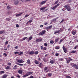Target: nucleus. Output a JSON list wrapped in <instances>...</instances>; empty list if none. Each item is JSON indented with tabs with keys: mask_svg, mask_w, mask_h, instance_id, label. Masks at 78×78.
Masks as SVG:
<instances>
[{
	"mask_svg": "<svg viewBox=\"0 0 78 78\" xmlns=\"http://www.w3.org/2000/svg\"><path fill=\"white\" fill-rule=\"evenodd\" d=\"M64 7L66 8V9H67V10L68 11H70V9H71V8L69 5H65Z\"/></svg>",
	"mask_w": 78,
	"mask_h": 78,
	"instance_id": "1",
	"label": "nucleus"
},
{
	"mask_svg": "<svg viewBox=\"0 0 78 78\" xmlns=\"http://www.w3.org/2000/svg\"><path fill=\"white\" fill-rule=\"evenodd\" d=\"M46 33V31L45 30H43L42 32H41L40 33L37 34L38 36H42V35H44Z\"/></svg>",
	"mask_w": 78,
	"mask_h": 78,
	"instance_id": "2",
	"label": "nucleus"
},
{
	"mask_svg": "<svg viewBox=\"0 0 78 78\" xmlns=\"http://www.w3.org/2000/svg\"><path fill=\"white\" fill-rule=\"evenodd\" d=\"M50 63H51V64H55V63L56 62V61H55V59H53L51 60L50 61Z\"/></svg>",
	"mask_w": 78,
	"mask_h": 78,
	"instance_id": "3",
	"label": "nucleus"
},
{
	"mask_svg": "<svg viewBox=\"0 0 78 78\" xmlns=\"http://www.w3.org/2000/svg\"><path fill=\"white\" fill-rule=\"evenodd\" d=\"M33 72H30L29 71L27 72V73H26L28 75V76H29V75H31L33 74Z\"/></svg>",
	"mask_w": 78,
	"mask_h": 78,
	"instance_id": "4",
	"label": "nucleus"
},
{
	"mask_svg": "<svg viewBox=\"0 0 78 78\" xmlns=\"http://www.w3.org/2000/svg\"><path fill=\"white\" fill-rule=\"evenodd\" d=\"M41 49H42V50L43 51H44L45 50H47V48L46 47H42V46H41Z\"/></svg>",
	"mask_w": 78,
	"mask_h": 78,
	"instance_id": "5",
	"label": "nucleus"
},
{
	"mask_svg": "<svg viewBox=\"0 0 78 78\" xmlns=\"http://www.w3.org/2000/svg\"><path fill=\"white\" fill-rule=\"evenodd\" d=\"M63 50L65 53H67V49H66V48H65V47L64 46H63Z\"/></svg>",
	"mask_w": 78,
	"mask_h": 78,
	"instance_id": "6",
	"label": "nucleus"
},
{
	"mask_svg": "<svg viewBox=\"0 0 78 78\" xmlns=\"http://www.w3.org/2000/svg\"><path fill=\"white\" fill-rule=\"evenodd\" d=\"M70 66H72V67H75V68L76 66V64H74L73 63H71L70 64Z\"/></svg>",
	"mask_w": 78,
	"mask_h": 78,
	"instance_id": "7",
	"label": "nucleus"
},
{
	"mask_svg": "<svg viewBox=\"0 0 78 78\" xmlns=\"http://www.w3.org/2000/svg\"><path fill=\"white\" fill-rule=\"evenodd\" d=\"M16 61L18 62H19V63H22V59H17Z\"/></svg>",
	"mask_w": 78,
	"mask_h": 78,
	"instance_id": "8",
	"label": "nucleus"
},
{
	"mask_svg": "<svg viewBox=\"0 0 78 78\" xmlns=\"http://www.w3.org/2000/svg\"><path fill=\"white\" fill-rule=\"evenodd\" d=\"M29 53L30 55H34V51H31L30 52H29Z\"/></svg>",
	"mask_w": 78,
	"mask_h": 78,
	"instance_id": "9",
	"label": "nucleus"
},
{
	"mask_svg": "<svg viewBox=\"0 0 78 78\" xmlns=\"http://www.w3.org/2000/svg\"><path fill=\"white\" fill-rule=\"evenodd\" d=\"M60 32H61V30H57V31H55L54 34H57V33H58V34H59V33H60Z\"/></svg>",
	"mask_w": 78,
	"mask_h": 78,
	"instance_id": "10",
	"label": "nucleus"
},
{
	"mask_svg": "<svg viewBox=\"0 0 78 78\" xmlns=\"http://www.w3.org/2000/svg\"><path fill=\"white\" fill-rule=\"evenodd\" d=\"M42 38H40L39 39H37L36 40V42H41V41H42Z\"/></svg>",
	"mask_w": 78,
	"mask_h": 78,
	"instance_id": "11",
	"label": "nucleus"
},
{
	"mask_svg": "<svg viewBox=\"0 0 78 78\" xmlns=\"http://www.w3.org/2000/svg\"><path fill=\"white\" fill-rule=\"evenodd\" d=\"M34 62L36 64H39L40 63L37 60H35L34 61Z\"/></svg>",
	"mask_w": 78,
	"mask_h": 78,
	"instance_id": "12",
	"label": "nucleus"
},
{
	"mask_svg": "<svg viewBox=\"0 0 78 78\" xmlns=\"http://www.w3.org/2000/svg\"><path fill=\"white\" fill-rule=\"evenodd\" d=\"M43 66V64L42 63V62H41L40 63L39 65L38 66L40 67V68H41Z\"/></svg>",
	"mask_w": 78,
	"mask_h": 78,
	"instance_id": "13",
	"label": "nucleus"
},
{
	"mask_svg": "<svg viewBox=\"0 0 78 78\" xmlns=\"http://www.w3.org/2000/svg\"><path fill=\"white\" fill-rule=\"evenodd\" d=\"M22 14H23V13H22V12L20 13L19 14H16V17H19V16H21V15H22Z\"/></svg>",
	"mask_w": 78,
	"mask_h": 78,
	"instance_id": "14",
	"label": "nucleus"
},
{
	"mask_svg": "<svg viewBox=\"0 0 78 78\" xmlns=\"http://www.w3.org/2000/svg\"><path fill=\"white\" fill-rule=\"evenodd\" d=\"M5 69L6 70H11V68L8 66H7L6 67H5Z\"/></svg>",
	"mask_w": 78,
	"mask_h": 78,
	"instance_id": "15",
	"label": "nucleus"
},
{
	"mask_svg": "<svg viewBox=\"0 0 78 78\" xmlns=\"http://www.w3.org/2000/svg\"><path fill=\"white\" fill-rule=\"evenodd\" d=\"M52 28V26L51 25L49 27H46V29L47 30H48L50 28Z\"/></svg>",
	"mask_w": 78,
	"mask_h": 78,
	"instance_id": "16",
	"label": "nucleus"
},
{
	"mask_svg": "<svg viewBox=\"0 0 78 78\" xmlns=\"http://www.w3.org/2000/svg\"><path fill=\"white\" fill-rule=\"evenodd\" d=\"M72 33L73 35H75L76 34V31L75 30L73 31Z\"/></svg>",
	"mask_w": 78,
	"mask_h": 78,
	"instance_id": "17",
	"label": "nucleus"
},
{
	"mask_svg": "<svg viewBox=\"0 0 78 78\" xmlns=\"http://www.w3.org/2000/svg\"><path fill=\"white\" fill-rule=\"evenodd\" d=\"M11 18H7L6 19V20H7V21H9V20H11Z\"/></svg>",
	"mask_w": 78,
	"mask_h": 78,
	"instance_id": "18",
	"label": "nucleus"
},
{
	"mask_svg": "<svg viewBox=\"0 0 78 78\" xmlns=\"http://www.w3.org/2000/svg\"><path fill=\"white\" fill-rule=\"evenodd\" d=\"M46 2V1H42V2H41L40 3V4L41 5H43V4H44Z\"/></svg>",
	"mask_w": 78,
	"mask_h": 78,
	"instance_id": "19",
	"label": "nucleus"
},
{
	"mask_svg": "<svg viewBox=\"0 0 78 78\" xmlns=\"http://www.w3.org/2000/svg\"><path fill=\"white\" fill-rule=\"evenodd\" d=\"M18 73L20 74H22V71L21 70H18Z\"/></svg>",
	"mask_w": 78,
	"mask_h": 78,
	"instance_id": "20",
	"label": "nucleus"
},
{
	"mask_svg": "<svg viewBox=\"0 0 78 78\" xmlns=\"http://www.w3.org/2000/svg\"><path fill=\"white\" fill-rule=\"evenodd\" d=\"M60 48V47H59V46H56L55 47V49H56V50H58V49H59Z\"/></svg>",
	"mask_w": 78,
	"mask_h": 78,
	"instance_id": "21",
	"label": "nucleus"
},
{
	"mask_svg": "<svg viewBox=\"0 0 78 78\" xmlns=\"http://www.w3.org/2000/svg\"><path fill=\"white\" fill-rule=\"evenodd\" d=\"M76 52V51H72L71 52V53H75Z\"/></svg>",
	"mask_w": 78,
	"mask_h": 78,
	"instance_id": "22",
	"label": "nucleus"
},
{
	"mask_svg": "<svg viewBox=\"0 0 78 78\" xmlns=\"http://www.w3.org/2000/svg\"><path fill=\"white\" fill-rule=\"evenodd\" d=\"M18 3H19V1H16L15 2L14 4L16 5H17V4H18Z\"/></svg>",
	"mask_w": 78,
	"mask_h": 78,
	"instance_id": "23",
	"label": "nucleus"
},
{
	"mask_svg": "<svg viewBox=\"0 0 78 78\" xmlns=\"http://www.w3.org/2000/svg\"><path fill=\"white\" fill-rule=\"evenodd\" d=\"M56 8H57V7L55 5V6H54V7H53V8H52V9H53V10H55V9H56Z\"/></svg>",
	"mask_w": 78,
	"mask_h": 78,
	"instance_id": "24",
	"label": "nucleus"
},
{
	"mask_svg": "<svg viewBox=\"0 0 78 78\" xmlns=\"http://www.w3.org/2000/svg\"><path fill=\"white\" fill-rule=\"evenodd\" d=\"M50 44H54V41L53 40H51L50 41Z\"/></svg>",
	"mask_w": 78,
	"mask_h": 78,
	"instance_id": "25",
	"label": "nucleus"
},
{
	"mask_svg": "<svg viewBox=\"0 0 78 78\" xmlns=\"http://www.w3.org/2000/svg\"><path fill=\"white\" fill-rule=\"evenodd\" d=\"M34 53L35 55H38L39 53V52H38V51H37L35 52H34Z\"/></svg>",
	"mask_w": 78,
	"mask_h": 78,
	"instance_id": "26",
	"label": "nucleus"
},
{
	"mask_svg": "<svg viewBox=\"0 0 78 78\" xmlns=\"http://www.w3.org/2000/svg\"><path fill=\"white\" fill-rule=\"evenodd\" d=\"M7 77V75H5L2 76V78H6Z\"/></svg>",
	"mask_w": 78,
	"mask_h": 78,
	"instance_id": "27",
	"label": "nucleus"
},
{
	"mask_svg": "<svg viewBox=\"0 0 78 78\" xmlns=\"http://www.w3.org/2000/svg\"><path fill=\"white\" fill-rule=\"evenodd\" d=\"M16 64L17 65H18V66H23V64H20V63H16Z\"/></svg>",
	"mask_w": 78,
	"mask_h": 78,
	"instance_id": "28",
	"label": "nucleus"
},
{
	"mask_svg": "<svg viewBox=\"0 0 78 78\" xmlns=\"http://www.w3.org/2000/svg\"><path fill=\"white\" fill-rule=\"evenodd\" d=\"M45 9V7L41 8L40 9V10H41L42 11H43V10H44Z\"/></svg>",
	"mask_w": 78,
	"mask_h": 78,
	"instance_id": "29",
	"label": "nucleus"
},
{
	"mask_svg": "<svg viewBox=\"0 0 78 78\" xmlns=\"http://www.w3.org/2000/svg\"><path fill=\"white\" fill-rule=\"evenodd\" d=\"M48 75L49 76H50L52 75V74L51 73H49L48 74Z\"/></svg>",
	"mask_w": 78,
	"mask_h": 78,
	"instance_id": "30",
	"label": "nucleus"
},
{
	"mask_svg": "<svg viewBox=\"0 0 78 78\" xmlns=\"http://www.w3.org/2000/svg\"><path fill=\"white\" fill-rule=\"evenodd\" d=\"M27 62L28 64H30V60L29 59H28Z\"/></svg>",
	"mask_w": 78,
	"mask_h": 78,
	"instance_id": "31",
	"label": "nucleus"
},
{
	"mask_svg": "<svg viewBox=\"0 0 78 78\" xmlns=\"http://www.w3.org/2000/svg\"><path fill=\"white\" fill-rule=\"evenodd\" d=\"M66 63L67 64H69V63H70V61L69 60H66Z\"/></svg>",
	"mask_w": 78,
	"mask_h": 78,
	"instance_id": "32",
	"label": "nucleus"
},
{
	"mask_svg": "<svg viewBox=\"0 0 78 78\" xmlns=\"http://www.w3.org/2000/svg\"><path fill=\"white\" fill-rule=\"evenodd\" d=\"M28 76V75L26 73V75H23V78H26V77H27V76Z\"/></svg>",
	"mask_w": 78,
	"mask_h": 78,
	"instance_id": "33",
	"label": "nucleus"
},
{
	"mask_svg": "<svg viewBox=\"0 0 78 78\" xmlns=\"http://www.w3.org/2000/svg\"><path fill=\"white\" fill-rule=\"evenodd\" d=\"M33 38V37L30 36L29 38V39L30 41Z\"/></svg>",
	"mask_w": 78,
	"mask_h": 78,
	"instance_id": "34",
	"label": "nucleus"
},
{
	"mask_svg": "<svg viewBox=\"0 0 78 78\" xmlns=\"http://www.w3.org/2000/svg\"><path fill=\"white\" fill-rule=\"evenodd\" d=\"M58 40H59V38H58L56 39L55 41V43H56V42H57Z\"/></svg>",
	"mask_w": 78,
	"mask_h": 78,
	"instance_id": "35",
	"label": "nucleus"
},
{
	"mask_svg": "<svg viewBox=\"0 0 78 78\" xmlns=\"http://www.w3.org/2000/svg\"><path fill=\"white\" fill-rule=\"evenodd\" d=\"M48 69V67H45L44 69V71H46V70H47Z\"/></svg>",
	"mask_w": 78,
	"mask_h": 78,
	"instance_id": "36",
	"label": "nucleus"
},
{
	"mask_svg": "<svg viewBox=\"0 0 78 78\" xmlns=\"http://www.w3.org/2000/svg\"><path fill=\"white\" fill-rule=\"evenodd\" d=\"M20 53L18 54L19 55H22V54L23 53V52H22L21 51H20Z\"/></svg>",
	"mask_w": 78,
	"mask_h": 78,
	"instance_id": "37",
	"label": "nucleus"
},
{
	"mask_svg": "<svg viewBox=\"0 0 78 78\" xmlns=\"http://www.w3.org/2000/svg\"><path fill=\"white\" fill-rule=\"evenodd\" d=\"M27 38H28L27 37H24L23 38V41H25V40L26 39H27Z\"/></svg>",
	"mask_w": 78,
	"mask_h": 78,
	"instance_id": "38",
	"label": "nucleus"
},
{
	"mask_svg": "<svg viewBox=\"0 0 78 78\" xmlns=\"http://www.w3.org/2000/svg\"><path fill=\"white\" fill-rule=\"evenodd\" d=\"M4 32V31H3V30H2L1 31H0V34H3V33Z\"/></svg>",
	"mask_w": 78,
	"mask_h": 78,
	"instance_id": "39",
	"label": "nucleus"
},
{
	"mask_svg": "<svg viewBox=\"0 0 78 78\" xmlns=\"http://www.w3.org/2000/svg\"><path fill=\"white\" fill-rule=\"evenodd\" d=\"M46 59L45 58H43V60L44 61V62H47V61H45Z\"/></svg>",
	"mask_w": 78,
	"mask_h": 78,
	"instance_id": "40",
	"label": "nucleus"
},
{
	"mask_svg": "<svg viewBox=\"0 0 78 78\" xmlns=\"http://www.w3.org/2000/svg\"><path fill=\"white\" fill-rule=\"evenodd\" d=\"M44 46H47L48 45V44H47L46 43H44Z\"/></svg>",
	"mask_w": 78,
	"mask_h": 78,
	"instance_id": "41",
	"label": "nucleus"
},
{
	"mask_svg": "<svg viewBox=\"0 0 78 78\" xmlns=\"http://www.w3.org/2000/svg\"><path fill=\"white\" fill-rule=\"evenodd\" d=\"M66 78H71V77L69 76H66Z\"/></svg>",
	"mask_w": 78,
	"mask_h": 78,
	"instance_id": "42",
	"label": "nucleus"
},
{
	"mask_svg": "<svg viewBox=\"0 0 78 78\" xmlns=\"http://www.w3.org/2000/svg\"><path fill=\"white\" fill-rule=\"evenodd\" d=\"M8 44V41H7L5 42V45H7V44Z\"/></svg>",
	"mask_w": 78,
	"mask_h": 78,
	"instance_id": "43",
	"label": "nucleus"
},
{
	"mask_svg": "<svg viewBox=\"0 0 78 78\" xmlns=\"http://www.w3.org/2000/svg\"><path fill=\"white\" fill-rule=\"evenodd\" d=\"M19 51H16L14 52V54H15V55L16 54H19Z\"/></svg>",
	"mask_w": 78,
	"mask_h": 78,
	"instance_id": "44",
	"label": "nucleus"
},
{
	"mask_svg": "<svg viewBox=\"0 0 78 78\" xmlns=\"http://www.w3.org/2000/svg\"><path fill=\"white\" fill-rule=\"evenodd\" d=\"M30 16V15L27 14L25 16V17H28V16Z\"/></svg>",
	"mask_w": 78,
	"mask_h": 78,
	"instance_id": "45",
	"label": "nucleus"
},
{
	"mask_svg": "<svg viewBox=\"0 0 78 78\" xmlns=\"http://www.w3.org/2000/svg\"><path fill=\"white\" fill-rule=\"evenodd\" d=\"M75 68L76 69H78V65H76V67H75Z\"/></svg>",
	"mask_w": 78,
	"mask_h": 78,
	"instance_id": "46",
	"label": "nucleus"
},
{
	"mask_svg": "<svg viewBox=\"0 0 78 78\" xmlns=\"http://www.w3.org/2000/svg\"><path fill=\"white\" fill-rule=\"evenodd\" d=\"M16 76L18 78H20V76H19V75L18 74L16 75Z\"/></svg>",
	"mask_w": 78,
	"mask_h": 78,
	"instance_id": "47",
	"label": "nucleus"
},
{
	"mask_svg": "<svg viewBox=\"0 0 78 78\" xmlns=\"http://www.w3.org/2000/svg\"><path fill=\"white\" fill-rule=\"evenodd\" d=\"M32 21H33V20H30L28 22L29 23H31V22H32Z\"/></svg>",
	"mask_w": 78,
	"mask_h": 78,
	"instance_id": "48",
	"label": "nucleus"
},
{
	"mask_svg": "<svg viewBox=\"0 0 78 78\" xmlns=\"http://www.w3.org/2000/svg\"><path fill=\"white\" fill-rule=\"evenodd\" d=\"M14 48H15V49H18V48H19V47L17 46L14 47Z\"/></svg>",
	"mask_w": 78,
	"mask_h": 78,
	"instance_id": "49",
	"label": "nucleus"
},
{
	"mask_svg": "<svg viewBox=\"0 0 78 78\" xmlns=\"http://www.w3.org/2000/svg\"><path fill=\"white\" fill-rule=\"evenodd\" d=\"M3 55H4V56H7V54L5 53H3Z\"/></svg>",
	"mask_w": 78,
	"mask_h": 78,
	"instance_id": "50",
	"label": "nucleus"
},
{
	"mask_svg": "<svg viewBox=\"0 0 78 78\" xmlns=\"http://www.w3.org/2000/svg\"><path fill=\"white\" fill-rule=\"evenodd\" d=\"M58 3V1H56L54 3V5H55V4H57Z\"/></svg>",
	"mask_w": 78,
	"mask_h": 78,
	"instance_id": "51",
	"label": "nucleus"
},
{
	"mask_svg": "<svg viewBox=\"0 0 78 78\" xmlns=\"http://www.w3.org/2000/svg\"><path fill=\"white\" fill-rule=\"evenodd\" d=\"M5 73V72L2 71L0 72V73L1 74H2V73Z\"/></svg>",
	"mask_w": 78,
	"mask_h": 78,
	"instance_id": "52",
	"label": "nucleus"
},
{
	"mask_svg": "<svg viewBox=\"0 0 78 78\" xmlns=\"http://www.w3.org/2000/svg\"><path fill=\"white\" fill-rule=\"evenodd\" d=\"M16 67H17V65H15L14 67H13V69H16Z\"/></svg>",
	"mask_w": 78,
	"mask_h": 78,
	"instance_id": "53",
	"label": "nucleus"
},
{
	"mask_svg": "<svg viewBox=\"0 0 78 78\" xmlns=\"http://www.w3.org/2000/svg\"><path fill=\"white\" fill-rule=\"evenodd\" d=\"M78 46H76L75 47H74V49H76V48H78Z\"/></svg>",
	"mask_w": 78,
	"mask_h": 78,
	"instance_id": "54",
	"label": "nucleus"
},
{
	"mask_svg": "<svg viewBox=\"0 0 78 78\" xmlns=\"http://www.w3.org/2000/svg\"><path fill=\"white\" fill-rule=\"evenodd\" d=\"M19 27V24H17L16 25V28H18V27Z\"/></svg>",
	"mask_w": 78,
	"mask_h": 78,
	"instance_id": "55",
	"label": "nucleus"
},
{
	"mask_svg": "<svg viewBox=\"0 0 78 78\" xmlns=\"http://www.w3.org/2000/svg\"><path fill=\"white\" fill-rule=\"evenodd\" d=\"M58 55H59V54L57 53L55 54L56 56H58Z\"/></svg>",
	"mask_w": 78,
	"mask_h": 78,
	"instance_id": "56",
	"label": "nucleus"
},
{
	"mask_svg": "<svg viewBox=\"0 0 78 78\" xmlns=\"http://www.w3.org/2000/svg\"><path fill=\"white\" fill-rule=\"evenodd\" d=\"M9 47H10V45L9 44L7 46V48H9Z\"/></svg>",
	"mask_w": 78,
	"mask_h": 78,
	"instance_id": "57",
	"label": "nucleus"
},
{
	"mask_svg": "<svg viewBox=\"0 0 78 78\" xmlns=\"http://www.w3.org/2000/svg\"><path fill=\"white\" fill-rule=\"evenodd\" d=\"M7 9H10V8H11L10 7H9V6H7Z\"/></svg>",
	"mask_w": 78,
	"mask_h": 78,
	"instance_id": "58",
	"label": "nucleus"
},
{
	"mask_svg": "<svg viewBox=\"0 0 78 78\" xmlns=\"http://www.w3.org/2000/svg\"><path fill=\"white\" fill-rule=\"evenodd\" d=\"M59 4H57L56 5H55L56 6V7H58V6H59Z\"/></svg>",
	"mask_w": 78,
	"mask_h": 78,
	"instance_id": "59",
	"label": "nucleus"
},
{
	"mask_svg": "<svg viewBox=\"0 0 78 78\" xmlns=\"http://www.w3.org/2000/svg\"><path fill=\"white\" fill-rule=\"evenodd\" d=\"M62 41H63V40H62V39H61L60 41V42H61H61H62Z\"/></svg>",
	"mask_w": 78,
	"mask_h": 78,
	"instance_id": "60",
	"label": "nucleus"
},
{
	"mask_svg": "<svg viewBox=\"0 0 78 78\" xmlns=\"http://www.w3.org/2000/svg\"><path fill=\"white\" fill-rule=\"evenodd\" d=\"M62 11H65V10H66V9H65V8H63L62 9Z\"/></svg>",
	"mask_w": 78,
	"mask_h": 78,
	"instance_id": "61",
	"label": "nucleus"
},
{
	"mask_svg": "<svg viewBox=\"0 0 78 78\" xmlns=\"http://www.w3.org/2000/svg\"><path fill=\"white\" fill-rule=\"evenodd\" d=\"M47 24H48V23H44L45 25H47Z\"/></svg>",
	"mask_w": 78,
	"mask_h": 78,
	"instance_id": "62",
	"label": "nucleus"
},
{
	"mask_svg": "<svg viewBox=\"0 0 78 78\" xmlns=\"http://www.w3.org/2000/svg\"><path fill=\"white\" fill-rule=\"evenodd\" d=\"M30 78H33L34 77L33 76H30L29 77Z\"/></svg>",
	"mask_w": 78,
	"mask_h": 78,
	"instance_id": "63",
	"label": "nucleus"
},
{
	"mask_svg": "<svg viewBox=\"0 0 78 78\" xmlns=\"http://www.w3.org/2000/svg\"><path fill=\"white\" fill-rule=\"evenodd\" d=\"M43 25H41L40 26V27H41V28H42V27H43Z\"/></svg>",
	"mask_w": 78,
	"mask_h": 78,
	"instance_id": "64",
	"label": "nucleus"
}]
</instances>
